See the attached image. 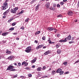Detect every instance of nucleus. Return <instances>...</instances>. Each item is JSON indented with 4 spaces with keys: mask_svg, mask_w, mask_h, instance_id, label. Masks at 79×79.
I'll return each instance as SVG.
<instances>
[{
    "mask_svg": "<svg viewBox=\"0 0 79 79\" xmlns=\"http://www.w3.org/2000/svg\"><path fill=\"white\" fill-rule=\"evenodd\" d=\"M66 74H69V72H66L65 73Z\"/></svg>",
    "mask_w": 79,
    "mask_h": 79,
    "instance_id": "50",
    "label": "nucleus"
},
{
    "mask_svg": "<svg viewBox=\"0 0 79 79\" xmlns=\"http://www.w3.org/2000/svg\"><path fill=\"white\" fill-rule=\"evenodd\" d=\"M48 29L49 30V31H53L54 29V28L52 27H48Z\"/></svg>",
    "mask_w": 79,
    "mask_h": 79,
    "instance_id": "11",
    "label": "nucleus"
},
{
    "mask_svg": "<svg viewBox=\"0 0 79 79\" xmlns=\"http://www.w3.org/2000/svg\"><path fill=\"white\" fill-rule=\"evenodd\" d=\"M61 17H62V16L61 15H58V16H57V18H61Z\"/></svg>",
    "mask_w": 79,
    "mask_h": 79,
    "instance_id": "40",
    "label": "nucleus"
},
{
    "mask_svg": "<svg viewBox=\"0 0 79 79\" xmlns=\"http://www.w3.org/2000/svg\"><path fill=\"white\" fill-rule=\"evenodd\" d=\"M15 29L14 27H12L9 29V31H13Z\"/></svg>",
    "mask_w": 79,
    "mask_h": 79,
    "instance_id": "22",
    "label": "nucleus"
},
{
    "mask_svg": "<svg viewBox=\"0 0 79 79\" xmlns=\"http://www.w3.org/2000/svg\"><path fill=\"white\" fill-rule=\"evenodd\" d=\"M46 6L48 8L50 7V2H48L46 4Z\"/></svg>",
    "mask_w": 79,
    "mask_h": 79,
    "instance_id": "8",
    "label": "nucleus"
},
{
    "mask_svg": "<svg viewBox=\"0 0 79 79\" xmlns=\"http://www.w3.org/2000/svg\"><path fill=\"white\" fill-rule=\"evenodd\" d=\"M57 7H59V8H60V4H58L57 5Z\"/></svg>",
    "mask_w": 79,
    "mask_h": 79,
    "instance_id": "46",
    "label": "nucleus"
},
{
    "mask_svg": "<svg viewBox=\"0 0 79 79\" xmlns=\"http://www.w3.org/2000/svg\"><path fill=\"white\" fill-rule=\"evenodd\" d=\"M8 2H9V0H6L5 1V2L8 3Z\"/></svg>",
    "mask_w": 79,
    "mask_h": 79,
    "instance_id": "52",
    "label": "nucleus"
},
{
    "mask_svg": "<svg viewBox=\"0 0 79 79\" xmlns=\"http://www.w3.org/2000/svg\"><path fill=\"white\" fill-rule=\"evenodd\" d=\"M36 60H37V59L35 58H34L33 60H31V63H35V61H36Z\"/></svg>",
    "mask_w": 79,
    "mask_h": 79,
    "instance_id": "10",
    "label": "nucleus"
},
{
    "mask_svg": "<svg viewBox=\"0 0 79 79\" xmlns=\"http://www.w3.org/2000/svg\"><path fill=\"white\" fill-rule=\"evenodd\" d=\"M41 69H42V68H41V67H39L37 69V70L38 71H41Z\"/></svg>",
    "mask_w": 79,
    "mask_h": 79,
    "instance_id": "20",
    "label": "nucleus"
},
{
    "mask_svg": "<svg viewBox=\"0 0 79 79\" xmlns=\"http://www.w3.org/2000/svg\"><path fill=\"white\" fill-rule=\"evenodd\" d=\"M79 61H78V60H77L75 62V63H79Z\"/></svg>",
    "mask_w": 79,
    "mask_h": 79,
    "instance_id": "63",
    "label": "nucleus"
},
{
    "mask_svg": "<svg viewBox=\"0 0 79 79\" xmlns=\"http://www.w3.org/2000/svg\"><path fill=\"white\" fill-rule=\"evenodd\" d=\"M56 48H59L60 47V44H57L56 45Z\"/></svg>",
    "mask_w": 79,
    "mask_h": 79,
    "instance_id": "23",
    "label": "nucleus"
},
{
    "mask_svg": "<svg viewBox=\"0 0 79 79\" xmlns=\"http://www.w3.org/2000/svg\"><path fill=\"white\" fill-rule=\"evenodd\" d=\"M28 75L29 77H32V74H28Z\"/></svg>",
    "mask_w": 79,
    "mask_h": 79,
    "instance_id": "47",
    "label": "nucleus"
},
{
    "mask_svg": "<svg viewBox=\"0 0 79 79\" xmlns=\"http://www.w3.org/2000/svg\"><path fill=\"white\" fill-rule=\"evenodd\" d=\"M3 6H6V7H7L8 6V3L7 2H4L3 4Z\"/></svg>",
    "mask_w": 79,
    "mask_h": 79,
    "instance_id": "14",
    "label": "nucleus"
},
{
    "mask_svg": "<svg viewBox=\"0 0 79 79\" xmlns=\"http://www.w3.org/2000/svg\"><path fill=\"white\" fill-rule=\"evenodd\" d=\"M57 53L58 54H60V53H61V50L58 49L57 51Z\"/></svg>",
    "mask_w": 79,
    "mask_h": 79,
    "instance_id": "19",
    "label": "nucleus"
},
{
    "mask_svg": "<svg viewBox=\"0 0 79 79\" xmlns=\"http://www.w3.org/2000/svg\"><path fill=\"white\" fill-rule=\"evenodd\" d=\"M41 32L40 31H38L36 32L35 34V35H37V34H39Z\"/></svg>",
    "mask_w": 79,
    "mask_h": 79,
    "instance_id": "21",
    "label": "nucleus"
},
{
    "mask_svg": "<svg viewBox=\"0 0 79 79\" xmlns=\"http://www.w3.org/2000/svg\"><path fill=\"white\" fill-rule=\"evenodd\" d=\"M56 4H53V6L54 7H56Z\"/></svg>",
    "mask_w": 79,
    "mask_h": 79,
    "instance_id": "56",
    "label": "nucleus"
},
{
    "mask_svg": "<svg viewBox=\"0 0 79 79\" xmlns=\"http://www.w3.org/2000/svg\"><path fill=\"white\" fill-rule=\"evenodd\" d=\"M32 49H31V46H29L27 47V48L26 49V50L25 51V52H27V53H29Z\"/></svg>",
    "mask_w": 79,
    "mask_h": 79,
    "instance_id": "2",
    "label": "nucleus"
},
{
    "mask_svg": "<svg viewBox=\"0 0 79 79\" xmlns=\"http://www.w3.org/2000/svg\"><path fill=\"white\" fill-rule=\"evenodd\" d=\"M63 64H64V66H66V64H68V62H64L63 63Z\"/></svg>",
    "mask_w": 79,
    "mask_h": 79,
    "instance_id": "25",
    "label": "nucleus"
},
{
    "mask_svg": "<svg viewBox=\"0 0 79 79\" xmlns=\"http://www.w3.org/2000/svg\"><path fill=\"white\" fill-rule=\"evenodd\" d=\"M47 46H44L43 47V48H46Z\"/></svg>",
    "mask_w": 79,
    "mask_h": 79,
    "instance_id": "60",
    "label": "nucleus"
},
{
    "mask_svg": "<svg viewBox=\"0 0 79 79\" xmlns=\"http://www.w3.org/2000/svg\"><path fill=\"white\" fill-rule=\"evenodd\" d=\"M16 40H19V38H17L16 39Z\"/></svg>",
    "mask_w": 79,
    "mask_h": 79,
    "instance_id": "62",
    "label": "nucleus"
},
{
    "mask_svg": "<svg viewBox=\"0 0 79 79\" xmlns=\"http://www.w3.org/2000/svg\"><path fill=\"white\" fill-rule=\"evenodd\" d=\"M20 29H23V30H24V27H22L20 28Z\"/></svg>",
    "mask_w": 79,
    "mask_h": 79,
    "instance_id": "43",
    "label": "nucleus"
},
{
    "mask_svg": "<svg viewBox=\"0 0 79 79\" xmlns=\"http://www.w3.org/2000/svg\"><path fill=\"white\" fill-rule=\"evenodd\" d=\"M24 12V10H22L19 13V15H20V14H22V13H23V12Z\"/></svg>",
    "mask_w": 79,
    "mask_h": 79,
    "instance_id": "29",
    "label": "nucleus"
},
{
    "mask_svg": "<svg viewBox=\"0 0 79 79\" xmlns=\"http://www.w3.org/2000/svg\"><path fill=\"white\" fill-rule=\"evenodd\" d=\"M61 71H62V70L61 69H59L57 70L56 73H60Z\"/></svg>",
    "mask_w": 79,
    "mask_h": 79,
    "instance_id": "12",
    "label": "nucleus"
},
{
    "mask_svg": "<svg viewBox=\"0 0 79 79\" xmlns=\"http://www.w3.org/2000/svg\"><path fill=\"white\" fill-rule=\"evenodd\" d=\"M44 44H41L40 45H39L36 48V50H39V48H42V47H44Z\"/></svg>",
    "mask_w": 79,
    "mask_h": 79,
    "instance_id": "4",
    "label": "nucleus"
},
{
    "mask_svg": "<svg viewBox=\"0 0 79 79\" xmlns=\"http://www.w3.org/2000/svg\"><path fill=\"white\" fill-rule=\"evenodd\" d=\"M46 69V67L45 66H43V68H42V69L43 70H45Z\"/></svg>",
    "mask_w": 79,
    "mask_h": 79,
    "instance_id": "36",
    "label": "nucleus"
},
{
    "mask_svg": "<svg viewBox=\"0 0 79 79\" xmlns=\"http://www.w3.org/2000/svg\"><path fill=\"white\" fill-rule=\"evenodd\" d=\"M25 66H27L28 65V63H27L25 62V63L24 64Z\"/></svg>",
    "mask_w": 79,
    "mask_h": 79,
    "instance_id": "38",
    "label": "nucleus"
},
{
    "mask_svg": "<svg viewBox=\"0 0 79 79\" xmlns=\"http://www.w3.org/2000/svg\"><path fill=\"white\" fill-rule=\"evenodd\" d=\"M25 63H26V62H25V61H24V62H22V66H23V65H24V64H25Z\"/></svg>",
    "mask_w": 79,
    "mask_h": 79,
    "instance_id": "39",
    "label": "nucleus"
},
{
    "mask_svg": "<svg viewBox=\"0 0 79 79\" xmlns=\"http://www.w3.org/2000/svg\"><path fill=\"white\" fill-rule=\"evenodd\" d=\"M15 25H16V23H15V22H14L12 24V26H15Z\"/></svg>",
    "mask_w": 79,
    "mask_h": 79,
    "instance_id": "45",
    "label": "nucleus"
},
{
    "mask_svg": "<svg viewBox=\"0 0 79 79\" xmlns=\"http://www.w3.org/2000/svg\"><path fill=\"white\" fill-rule=\"evenodd\" d=\"M64 2H60V4L61 5H63V4H64Z\"/></svg>",
    "mask_w": 79,
    "mask_h": 79,
    "instance_id": "31",
    "label": "nucleus"
},
{
    "mask_svg": "<svg viewBox=\"0 0 79 79\" xmlns=\"http://www.w3.org/2000/svg\"><path fill=\"white\" fill-rule=\"evenodd\" d=\"M63 2H67V0H63Z\"/></svg>",
    "mask_w": 79,
    "mask_h": 79,
    "instance_id": "58",
    "label": "nucleus"
},
{
    "mask_svg": "<svg viewBox=\"0 0 79 79\" xmlns=\"http://www.w3.org/2000/svg\"><path fill=\"white\" fill-rule=\"evenodd\" d=\"M14 68H15V67H14L13 65H9L8 67L7 68V69H6L7 71L9 70L10 71H17L16 69Z\"/></svg>",
    "mask_w": 79,
    "mask_h": 79,
    "instance_id": "1",
    "label": "nucleus"
},
{
    "mask_svg": "<svg viewBox=\"0 0 79 79\" xmlns=\"http://www.w3.org/2000/svg\"><path fill=\"white\" fill-rule=\"evenodd\" d=\"M48 39H49L48 40V42L49 44H50V43L51 42H52V41H51V39H50V38H48Z\"/></svg>",
    "mask_w": 79,
    "mask_h": 79,
    "instance_id": "26",
    "label": "nucleus"
},
{
    "mask_svg": "<svg viewBox=\"0 0 79 79\" xmlns=\"http://www.w3.org/2000/svg\"><path fill=\"white\" fill-rule=\"evenodd\" d=\"M50 44H55V42H52V41H51V42H50Z\"/></svg>",
    "mask_w": 79,
    "mask_h": 79,
    "instance_id": "48",
    "label": "nucleus"
},
{
    "mask_svg": "<svg viewBox=\"0 0 79 79\" xmlns=\"http://www.w3.org/2000/svg\"><path fill=\"white\" fill-rule=\"evenodd\" d=\"M18 65L19 66H21V64L20 62L18 63Z\"/></svg>",
    "mask_w": 79,
    "mask_h": 79,
    "instance_id": "37",
    "label": "nucleus"
},
{
    "mask_svg": "<svg viewBox=\"0 0 79 79\" xmlns=\"http://www.w3.org/2000/svg\"><path fill=\"white\" fill-rule=\"evenodd\" d=\"M71 39V35H69L68 37H67V40H70Z\"/></svg>",
    "mask_w": 79,
    "mask_h": 79,
    "instance_id": "17",
    "label": "nucleus"
},
{
    "mask_svg": "<svg viewBox=\"0 0 79 79\" xmlns=\"http://www.w3.org/2000/svg\"><path fill=\"white\" fill-rule=\"evenodd\" d=\"M74 41H70L69 42V44H73V43H74Z\"/></svg>",
    "mask_w": 79,
    "mask_h": 79,
    "instance_id": "42",
    "label": "nucleus"
},
{
    "mask_svg": "<svg viewBox=\"0 0 79 79\" xmlns=\"http://www.w3.org/2000/svg\"><path fill=\"white\" fill-rule=\"evenodd\" d=\"M13 58V57L12 56H10L9 57V59H11V58Z\"/></svg>",
    "mask_w": 79,
    "mask_h": 79,
    "instance_id": "53",
    "label": "nucleus"
},
{
    "mask_svg": "<svg viewBox=\"0 0 79 79\" xmlns=\"http://www.w3.org/2000/svg\"><path fill=\"white\" fill-rule=\"evenodd\" d=\"M56 72L55 71L53 70L52 73V75H53V76H54V75L55 74H56Z\"/></svg>",
    "mask_w": 79,
    "mask_h": 79,
    "instance_id": "15",
    "label": "nucleus"
},
{
    "mask_svg": "<svg viewBox=\"0 0 79 79\" xmlns=\"http://www.w3.org/2000/svg\"><path fill=\"white\" fill-rule=\"evenodd\" d=\"M40 5L38 4L37 6L36 7L35 11H37L39 10V8Z\"/></svg>",
    "mask_w": 79,
    "mask_h": 79,
    "instance_id": "13",
    "label": "nucleus"
},
{
    "mask_svg": "<svg viewBox=\"0 0 79 79\" xmlns=\"http://www.w3.org/2000/svg\"><path fill=\"white\" fill-rule=\"evenodd\" d=\"M1 8L2 10L3 11V10H5L6 9V8H8V6L6 7L4 6H2Z\"/></svg>",
    "mask_w": 79,
    "mask_h": 79,
    "instance_id": "3",
    "label": "nucleus"
},
{
    "mask_svg": "<svg viewBox=\"0 0 79 79\" xmlns=\"http://www.w3.org/2000/svg\"><path fill=\"white\" fill-rule=\"evenodd\" d=\"M13 19V18L10 19L8 21V23H10V22H11V21H12Z\"/></svg>",
    "mask_w": 79,
    "mask_h": 79,
    "instance_id": "28",
    "label": "nucleus"
},
{
    "mask_svg": "<svg viewBox=\"0 0 79 79\" xmlns=\"http://www.w3.org/2000/svg\"><path fill=\"white\" fill-rule=\"evenodd\" d=\"M60 42H64V40H59Z\"/></svg>",
    "mask_w": 79,
    "mask_h": 79,
    "instance_id": "33",
    "label": "nucleus"
},
{
    "mask_svg": "<svg viewBox=\"0 0 79 79\" xmlns=\"http://www.w3.org/2000/svg\"><path fill=\"white\" fill-rule=\"evenodd\" d=\"M2 42H3V43H4V44H5V43H6V41H3Z\"/></svg>",
    "mask_w": 79,
    "mask_h": 79,
    "instance_id": "54",
    "label": "nucleus"
},
{
    "mask_svg": "<svg viewBox=\"0 0 79 79\" xmlns=\"http://www.w3.org/2000/svg\"><path fill=\"white\" fill-rule=\"evenodd\" d=\"M13 64H14V65H15V66H18L17 65V64H16V63H14Z\"/></svg>",
    "mask_w": 79,
    "mask_h": 79,
    "instance_id": "57",
    "label": "nucleus"
},
{
    "mask_svg": "<svg viewBox=\"0 0 79 79\" xmlns=\"http://www.w3.org/2000/svg\"><path fill=\"white\" fill-rule=\"evenodd\" d=\"M50 53V51H48L46 52H45L44 53V54L45 55H48V54H49V53Z\"/></svg>",
    "mask_w": 79,
    "mask_h": 79,
    "instance_id": "9",
    "label": "nucleus"
},
{
    "mask_svg": "<svg viewBox=\"0 0 79 79\" xmlns=\"http://www.w3.org/2000/svg\"><path fill=\"white\" fill-rule=\"evenodd\" d=\"M64 42H67V38H66L64 40Z\"/></svg>",
    "mask_w": 79,
    "mask_h": 79,
    "instance_id": "32",
    "label": "nucleus"
},
{
    "mask_svg": "<svg viewBox=\"0 0 79 79\" xmlns=\"http://www.w3.org/2000/svg\"><path fill=\"white\" fill-rule=\"evenodd\" d=\"M13 35H17L18 34L17 33H13Z\"/></svg>",
    "mask_w": 79,
    "mask_h": 79,
    "instance_id": "49",
    "label": "nucleus"
},
{
    "mask_svg": "<svg viewBox=\"0 0 79 79\" xmlns=\"http://www.w3.org/2000/svg\"><path fill=\"white\" fill-rule=\"evenodd\" d=\"M6 53L10 55V54H11V51H9L8 50H7V52H6Z\"/></svg>",
    "mask_w": 79,
    "mask_h": 79,
    "instance_id": "18",
    "label": "nucleus"
},
{
    "mask_svg": "<svg viewBox=\"0 0 79 79\" xmlns=\"http://www.w3.org/2000/svg\"><path fill=\"white\" fill-rule=\"evenodd\" d=\"M63 73H64V72H63V71H61L60 73V75H62V74H63Z\"/></svg>",
    "mask_w": 79,
    "mask_h": 79,
    "instance_id": "27",
    "label": "nucleus"
},
{
    "mask_svg": "<svg viewBox=\"0 0 79 79\" xmlns=\"http://www.w3.org/2000/svg\"><path fill=\"white\" fill-rule=\"evenodd\" d=\"M72 14H73V12L71 11H69L68 13V15H69V16H71L72 15Z\"/></svg>",
    "mask_w": 79,
    "mask_h": 79,
    "instance_id": "16",
    "label": "nucleus"
},
{
    "mask_svg": "<svg viewBox=\"0 0 79 79\" xmlns=\"http://www.w3.org/2000/svg\"><path fill=\"white\" fill-rule=\"evenodd\" d=\"M60 34H57V37H60Z\"/></svg>",
    "mask_w": 79,
    "mask_h": 79,
    "instance_id": "44",
    "label": "nucleus"
},
{
    "mask_svg": "<svg viewBox=\"0 0 79 79\" xmlns=\"http://www.w3.org/2000/svg\"><path fill=\"white\" fill-rule=\"evenodd\" d=\"M9 11H10V9H9L7 10L3 13V15H6L8 13Z\"/></svg>",
    "mask_w": 79,
    "mask_h": 79,
    "instance_id": "5",
    "label": "nucleus"
},
{
    "mask_svg": "<svg viewBox=\"0 0 79 79\" xmlns=\"http://www.w3.org/2000/svg\"><path fill=\"white\" fill-rule=\"evenodd\" d=\"M8 34V32H4L2 34V35L3 36H6V35Z\"/></svg>",
    "mask_w": 79,
    "mask_h": 79,
    "instance_id": "7",
    "label": "nucleus"
},
{
    "mask_svg": "<svg viewBox=\"0 0 79 79\" xmlns=\"http://www.w3.org/2000/svg\"><path fill=\"white\" fill-rule=\"evenodd\" d=\"M32 68H35V65H32Z\"/></svg>",
    "mask_w": 79,
    "mask_h": 79,
    "instance_id": "55",
    "label": "nucleus"
},
{
    "mask_svg": "<svg viewBox=\"0 0 79 79\" xmlns=\"http://www.w3.org/2000/svg\"><path fill=\"white\" fill-rule=\"evenodd\" d=\"M15 11H16L17 10H18V7H15V8L14 9Z\"/></svg>",
    "mask_w": 79,
    "mask_h": 79,
    "instance_id": "35",
    "label": "nucleus"
},
{
    "mask_svg": "<svg viewBox=\"0 0 79 79\" xmlns=\"http://www.w3.org/2000/svg\"><path fill=\"white\" fill-rule=\"evenodd\" d=\"M3 18H6V16L5 15H4L3 17Z\"/></svg>",
    "mask_w": 79,
    "mask_h": 79,
    "instance_id": "61",
    "label": "nucleus"
},
{
    "mask_svg": "<svg viewBox=\"0 0 79 79\" xmlns=\"http://www.w3.org/2000/svg\"><path fill=\"white\" fill-rule=\"evenodd\" d=\"M77 6H79V2H78Z\"/></svg>",
    "mask_w": 79,
    "mask_h": 79,
    "instance_id": "64",
    "label": "nucleus"
},
{
    "mask_svg": "<svg viewBox=\"0 0 79 79\" xmlns=\"http://www.w3.org/2000/svg\"><path fill=\"white\" fill-rule=\"evenodd\" d=\"M18 77V74H16L15 75H14L13 77V78H15V77Z\"/></svg>",
    "mask_w": 79,
    "mask_h": 79,
    "instance_id": "30",
    "label": "nucleus"
},
{
    "mask_svg": "<svg viewBox=\"0 0 79 79\" xmlns=\"http://www.w3.org/2000/svg\"><path fill=\"white\" fill-rule=\"evenodd\" d=\"M34 43L35 44H38V41L35 40L34 42Z\"/></svg>",
    "mask_w": 79,
    "mask_h": 79,
    "instance_id": "41",
    "label": "nucleus"
},
{
    "mask_svg": "<svg viewBox=\"0 0 79 79\" xmlns=\"http://www.w3.org/2000/svg\"><path fill=\"white\" fill-rule=\"evenodd\" d=\"M10 12L11 13H16V11H15L14 9H11L10 11Z\"/></svg>",
    "mask_w": 79,
    "mask_h": 79,
    "instance_id": "6",
    "label": "nucleus"
},
{
    "mask_svg": "<svg viewBox=\"0 0 79 79\" xmlns=\"http://www.w3.org/2000/svg\"><path fill=\"white\" fill-rule=\"evenodd\" d=\"M29 18H27V19H26L25 21L26 22H28V21H29Z\"/></svg>",
    "mask_w": 79,
    "mask_h": 79,
    "instance_id": "34",
    "label": "nucleus"
},
{
    "mask_svg": "<svg viewBox=\"0 0 79 79\" xmlns=\"http://www.w3.org/2000/svg\"><path fill=\"white\" fill-rule=\"evenodd\" d=\"M42 39L43 40H45L46 39V37L45 36H44L42 37Z\"/></svg>",
    "mask_w": 79,
    "mask_h": 79,
    "instance_id": "24",
    "label": "nucleus"
},
{
    "mask_svg": "<svg viewBox=\"0 0 79 79\" xmlns=\"http://www.w3.org/2000/svg\"><path fill=\"white\" fill-rule=\"evenodd\" d=\"M36 0H33L32 1V2L33 3H34V2H36Z\"/></svg>",
    "mask_w": 79,
    "mask_h": 79,
    "instance_id": "51",
    "label": "nucleus"
},
{
    "mask_svg": "<svg viewBox=\"0 0 79 79\" xmlns=\"http://www.w3.org/2000/svg\"><path fill=\"white\" fill-rule=\"evenodd\" d=\"M74 21H75V23H77V20H74Z\"/></svg>",
    "mask_w": 79,
    "mask_h": 79,
    "instance_id": "59",
    "label": "nucleus"
}]
</instances>
